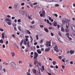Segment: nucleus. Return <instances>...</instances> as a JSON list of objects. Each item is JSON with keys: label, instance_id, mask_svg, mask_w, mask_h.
I'll return each instance as SVG.
<instances>
[{"label": "nucleus", "instance_id": "f8f14e48", "mask_svg": "<svg viewBox=\"0 0 75 75\" xmlns=\"http://www.w3.org/2000/svg\"><path fill=\"white\" fill-rule=\"evenodd\" d=\"M29 4L31 7H32V8L34 7V5H33V3H31V2H29Z\"/></svg>", "mask_w": 75, "mask_h": 75}, {"label": "nucleus", "instance_id": "6ab92c4d", "mask_svg": "<svg viewBox=\"0 0 75 75\" xmlns=\"http://www.w3.org/2000/svg\"><path fill=\"white\" fill-rule=\"evenodd\" d=\"M62 22L63 24H65V23H66V21H64V20L63 19V20H62Z\"/></svg>", "mask_w": 75, "mask_h": 75}, {"label": "nucleus", "instance_id": "4468645a", "mask_svg": "<svg viewBox=\"0 0 75 75\" xmlns=\"http://www.w3.org/2000/svg\"><path fill=\"white\" fill-rule=\"evenodd\" d=\"M23 12L24 11L23 10H20L19 11V13L21 14H23Z\"/></svg>", "mask_w": 75, "mask_h": 75}, {"label": "nucleus", "instance_id": "de8ad7c7", "mask_svg": "<svg viewBox=\"0 0 75 75\" xmlns=\"http://www.w3.org/2000/svg\"><path fill=\"white\" fill-rule=\"evenodd\" d=\"M0 30L1 31H4V30H3V29L1 28H0Z\"/></svg>", "mask_w": 75, "mask_h": 75}, {"label": "nucleus", "instance_id": "c85d7f7f", "mask_svg": "<svg viewBox=\"0 0 75 75\" xmlns=\"http://www.w3.org/2000/svg\"><path fill=\"white\" fill-rule=\"evenodd\" d=\"M70 52L71 54H74V52L72 50H71L70 51Z\"/></svg>", "mask_w": 75, "mask_h": 75}, {"label": "nucleus", "instance_id": "3c124183", "mask_svg": "<svg viewBox=\"0 0 75 75\" xmlns=\"http://www.w3.org/2000/svg\"><path fill=\"white\" fill-rule=\"evenodd\" d=\"M3 47L4 48H5L6 46H5V45L4 44L3 45Z\"/></svg>", "mask_w": 75, "mask_h": 75}, {"label": "nucleus", "instance_id": "9d476101", "mask_svg": "<svg viewBox=\"0 0 75 75\" xmlns=\"http://www.w3.org/2000/svg\"><path fill=\"white\" fill-rule=\"evenodd\" d=\"M64 20L65 21H66V22H69V21H70V20H69V19H66L65 18H64Z\"/></svg>", "mask_w": 75, "mask_h": 75}, {"label": "nucleus", "instance_id": "c756f323", "mask_svg": "<svg viewBox=\"0 0 75 75\" xmlns=\"http://www.w3.org/2000/svg\"><path fill=\"white\" fill-rule=\"evenodd\" d=\"M49 30H52L53 29V27H50L49 28Z\"/></svg>", "mask_w": 75, "mask_h": 75}, {"label": "nucleus", "instance_id": "cd10ccee", "mask_svg": "<svg viewBox=\"0 0 75 75\" xmlns=\"http://www.w3.org/2000/svg\"><path fill=\"white\" fill-rule=\"evenodd\" d=\"M6 21H10V20L8 18H6Z\"/></svg>", "mask_w": 75, "mask_h": 75}, {"label": "nucleus", "instance_id": "473e14b6", "mask_svg": "<svg viewBox=\"0 0 75 75\" xmlns=\"http://www.w3.org/2000/svg\"><path fill=\"white\" fill-rule=\"evenodd\" d=\"M27 34H31V32H30V31L29 30H27Z\"/></svg>", "mask_w": 75, "mask_h": 75}, {"label": "nucleus", "instance_id": "69168bd1", "mask_svg": "<svg viewBox=\"0 0 75 75\" xmlns=\"http://www.w3.org/2000/svg\"><path fill=\"white\" fill-rule=\"evenodd\" d=\"M33 64H30L29 65V66L30 67H33Z\"/></svg>", "mask_w": 75, "mask_h": 75}, {"label": "nucleus", "instance_id": "e433bc0d", "mask_svg": "<svg viewBox=\"0 0 75 75\" xmlns=\"http://www.w3.org/2000/svg\"><path fill=\"white\" fill-rule=\"evenodd\" d=\"M40 16L41 17H44V15L42 13H40Z\"/></svg>", "mask_w": 75, "mask_h": 75}, {"label": "nucleus", "instance_id": "20e7f679", "mask_svg": "<svg viewBox=\"0 0 75 75\" xmlns=\"http://www.w3.org/2000/svg\"><path fill=\"white\" fill-rule=\"evenodd\" d=\"M46 45L47 47H51V44H50V42H48V41H46Z\"/></svg>", "mask_w": 75, "mask_h": 75}, {"label": "nucleus", "instance_id": "2f4dec72", "mask_svg": "<svg viewBox=\"0 0 75 75\" xmlns=\"http://www.w3.org/2000/svg\"><path fill=\"white\" fill-rule=\"evenodd\" d=\"M11 55L13 57H14V56L15 55V54H14V53H12Z\"/></svg>", "mask_w": 75, "mask_h": 75}, {"label": "nucleus", "instance_id": "e2e57ef3", "mask_svg": "<svg viewBox=\"0 0 75 75\" xmlns=\"http://www.w3.org/2000/svg\"><path fill=\"white\" fill-rule=\"evenodd\" d=\"M42 41H43V40H41V41L40 42V44H42Z\"/></svg>", "mask_w": 75, "mask_h": 75}, {"label": "nucleus", "instance_id": "6e6d98bb", "mask_svg": "<svg viewBox=\"0 0 75 75\" xmlns=\"http://www.w3.org/2000/svg\"><path fill=\"white\" fill-rule=\"evenodd\" d=\"M36 48H40V46H39L37 45L36 46Z\"/></svg>", "mask_w": 75, "mask_h": 75}, {"label": "nucleus", "instance_id": "5fc2aeb1", "mask_svg": "<svg viewBox=\"0 0 75 75\" xmlns=\"http://www.w3.org/2000/svg\"><path fill=\"white\" fill-rule=\"evenodd\" d=\"M28 50L27 49H26L25 50V52H28Z\"/></svg>", "mask_w": 75, "mask_h": 75}, {"label": "nucleus", "instance_id": "4be33fe9", "mask_svg": "<svg viewBox=\"0 0 75 75\" xmlns=\"http://www.w3.org/2000/svg\"><path fill=\"white\" fill-rule=\"evenodd\" d=\"M48 2H54L53 0H47Z\"/></svg>", "mask_w": 75, "mask_h": 75}, {"label": "nucleus", "instance_id": "a878e982", "mask_svg": "<svg viewBox=\"0 0 75 75\" xmlns=\"http://www.w3.org/2000/svg\"><path fill=\"white\" fill-rule=\"evenodd\" d=\"M34 54L35 55H36L35 56H37V57H38V53H37V52H35L34 53Z\"/></svg>", "mask_w": 75, "mask_h": 75}, {"label": "nucleus", "instance_id": "f03ea898", "mask_svg": "<svg viewBox=\"0 0 75 75\" xmlns=\"http://www.w3.org/2000/svg\"><path fill=\"white\" fill-rule=\"evenodd\" d=\"M10 64L12 65L13 69H15V68H16V65L14 62H11V63Z\"/></svg>", "mask_w": 75, "mask_h": 75}, {"label": "nucleus", "instance_id": "a211bd4d", "mask_svg": "<svg viewBox=\"0 0 75 75\" xmlns=\"http://www.w3.org/2000/svg\"><path fill=\"white\" fill-rule=\"evenodd\" d=\"M66 27L67 28H68V27H69V23H66Z\"/></svg>", "mask_w": 75, "mask_h": 75}, {"label": "nucleus", "instance_id": "f257e3e1", "mask_svg": "<svg viewBox=\"0 0 75 75\" xmlns=\"http://www.w3.org/2000/svg\"><path fill=\"white\" fill-rule=\"evenodd\" d=\"M39 66L41 67V63L40 62L38 63V64L36 66V67H38V69L39 70V74L40 75H41V73L40 72V68L39 67Z\"/></svg>", "mask_w": 75, "mask_h": 75}, {"label": "nucleus", "instance_id": "bf43d9fd", "mask_svg": "<svg viewBox=\"0 0 75 75\" xmlns=\"http://www.w3.org/2000/svg\"><path fill=\"white\" fill-rule=\"evenodd\" d=\"M5 37L6 38H7V35H5Z\"/></svg>", "mask_w": 75, "mask_h": 75}, {"label": "nucleus", "instance_id": "72a5a7b5", "mask_svg": "<svg viewBox=\"0 0 75 75\" xmlns=\"http://www.w3.org/2000/svg\"><path fill=\"white\" fill-rule=\"evenodd\" d=\"M3 64H4L5 65H8V64L6 63V62H4Z\"/></svg>", "mask_w": 75, "mask_h": 75}, {"label": "nucleus", "instance_id": "0e129e2a", "mask_svg": "<svg viewBox=\"0 0 75 75\" xmlns=\"http://www.w3.org/2000/svg\"><path fill=\"white\" fill-rule=\"evenodd\" d=\"M37 4V2L33 4V5H36Z\"/></svg>", "mask_w": 75, "mask_h": 75}, {"label": "nucleus", "instance_id": "ddd939ff", "mask_svg": "<svg viewBox=\"0 0 75 75\" xmlns=\"http://www.w3.org/2000/svg\"><path fill=\"white\" fill-rule=\"evenodd\" d=\"M50 47H49L48 48H46L45 50V51L46 52H49V51H50Z\"/></svg>", "mask_w": 75, "mask_h": 75}, {"label": "nucleus", "instance_id": "a18cd8bd", "mask_svg": "<svg viewBox=\"0 0 75 75\" xmlns=\"http://www.w3.org/2000/svg\"><path fill=\"white\" fill-rule=\"evenodd\" d=\"M25 4V3H23L21 4V6H24Z\"/></svg>", "mask_w": 75, "mask_h": 75}, {"label": "nucleus", "instance_id": "58836bf2", "mask_svg": "<svg viewBox=\"0 0 75 75\" xmlns=\"http://www.w3.org/2000/svg\"><path fill=\"white\" fill-rule=\"evenodd\" d=\"M65 30H66V31H67V33H68V32H69V30L68 29V28H67V29H66Z\"/></svg>", "mask_w": 75, "mask_h": 75}, {"label": "nucleus", "instance_id": "bb28decb", "mask_svg": "<svg viewBox=\"0 0 75 75\" xmlns=\"http://www.w3.org/2000/svg\"><path fill=\"white\" fill-rule=\"evenodd\" d=\"M0 43H1L2 44H3V40L2 39H1L0 40Z\"/></svg>", "mask_w": 75, "mask_h": 75}, {"label": "nucleus", "instance_id": "8fccbe9b", "mask_svg": "<svg viewBox=\"0 0 75 75\" xmlns=\"http://www.w3.org/2000/svg\"><path fill=\"white\" fill-rule=\"evenodd\" d=\"M59 4H56V5H55V6L56 7H58L59 6Z\"/></svg>", "mask_w": 75, "mask_h": 75}, {"label": "nucleus", "instance_id": "7ed1b4c3", "mask_svg": "<svg viewBox=\"0 0 75 75\" xmlns=\"http://www.w3.org/2000/svg\"><path fill=\"white\" fill-rule=\"evenodd\" d=\"M54 50L56 51V52H58L59 50H58V47H57V45H56L54 49Z\"/></svg>", "mask_w": 75, "mask_h": 75}, {"label": "nucleus", "instance_id": "0eeeda50", "mask_svg": "<svg viewBox=\"0 0 75 75\" xmlns=\"http://www.w3.org/2000/svg\"><path fill=\"white\" fill-rule=\"evenodd\" d=\"M14 7L15 8H17L18 7V5L17 3H16L14 5Z\"/></svg>", "mask_w": 75, "mask_h": 75}, {"label": "nucleus", "instance_id": "dca6fc26", "mask_svg": "<svg viewBox=\"0 0 75 75\" xmlns=\"http://www.w3.org/2000/svg\"><path fill=\"white\" fill-rule=\"evenodd\" d=\"M32 71L33 73H34V74H36V70L35 69H33Z\"/></svg>", "mask_w": 75, "mask_h": 75}, {"label": "nucleus", "instance_id": "412c9836", "mask_svg": "<svg viewBox=\"0 0 75 75\" xmlns=\"http://www.w3.org/2000/svg\"><path fill=\"white\" fill-rule=\"evenodd\" d=\"M52 63L54 65H55V64H56V62L54 60L52 62Z\"/></svg>", "mask_w": 75, "mask_h": 75}, {"label": "nucleus", "instance_id": "37998d69", "mask_svg": "<svg viewBox=\"0 0 75 75\" xmlns=\"http://www.w3.org/2000/svg\"><path fill=\"white\" fill-rule=\"evenodd\" d=\"M2 71H3L4 72H6V69L4 68L3 69Z\"/></svg>", "mask_w": 75, "mask_h": 75}, {"label": "nucleus", "instance_id": "9b49d317", "mask_svg": "<svg viewBox=\"0 0 75 75\" xmlns=\"http://www.w3.org/2000/svg\"><path fill=\"white\" fill-rule=\"evenodd\" d=\"M44 30L46 32V33H48V32L49 31L48 29L46 28H44Z\"/></svg>", "mask_w": 75, "mask_h": 75}, {"label": "nucleus", "instance_id": "13d9d810", "mask_svg": "<svg viewBox=\"0 0 75 75\" xmlns=\"http://www.w3.org/2000/svg\"><path fill=\"white\" fill-rule=\"evenodd\" d=\"M31 23L32 24H33L34 23H35V22H34V21H33Z\"/></svg>", "mask_w": 75, "mask_h": 75}, {"label": "nucleus", "instance_id": "052dcab7", "mask_svg": "<svg viewBox=\"0 0 75 75\" xmlns=\"http://www.w3.org/2000/svg\"><path fill=\"white\" fill-rule=\"evenodd\" d=\"M15 18V17L14 16H13L12 17V20H14V19Z\"/></svg>", "mask_w": 75, "mask_h": 75}, {"label": "nucleus", "instance_id": "49530a36", "mask_svg": "<svg viewBox=\"0 0 75 75\" xmlns=\"http://www.w3.org/2000/svg\"><path fill=\"white\" fill-rule=\"evenodd\" d=\"M40 27H41V28H42V27H44V25H40Z\"/></svg>", "mask_w": 75, "mask_h": 75}, {"label": "nucleus", "instance_id": "ea45409f", "mask_svg": "<svg viewBox=\"0 0 75 75\" xmlns=\"http://www.w3.org/2000/svg\"><path fill=\"white\" fill-rule=\"evenodd\" d=\"M19 63L20 64H23V62L21 61V60H20L19 61Z\"/></svg>", "mask_w": 75, "mask_h": 75}, {"label": "nucleus", "instance_id": "a19ab883", "mask_svg": "<svg viewBox=\"0 0 75 75\" xmlns=\"http://www.w3.org/2000/svg\"><path fill=\"white\" fill-rule=\"evenodd\" d=\"M54 25L55 27L56 26H57V23H55L54 24Z\"/></svg>", "mask_w": 75, "mask_h": 75}, {"label": "nucleus", "instance_id": "680f3d73", "mask_svg": "<svg viewBox=\"0 0 75 75\" xmlns=\"http://www.w3.org/2000/svg\"><path fill=\"white\" fill-rule=\"evenodd\" d=\"M29 37V36H25V38H28Z\"/></svg>", "mask_w": 75, "mask_h": 75}, {"label": "nucleus", "instance_id": "f3484780", "mask_svg": "<svg viewBox=\"0 0 75 75\" xmlns=\"http://www.w3.org/2000/svg\"><path fill=\"white\" fill-rule=\"evenodd\" d=\"M24 41L23 40H22L21 41V44H20V46H22V45L23 43V41Z\"/></svg>", "mask_w": 75, "mask_h": 75}, {"label": "nucleus", "instance_id": "f704fd0d", "mask_svg": "<svg viewBox=\"0 0 75 75\" xmlns=\"http://www.w3.org/2000/svg\"><path fill=\"white\" fill-rule=\"evenodd\" d=\"M61 30L62 31H64V28L62 27L61 28Z\"/></svg>", "mask_w": 75, "mask_h": 75}, {"label": "nucleus", "instance_id": "338daca9", "mask_svg": "<svg viewBox=\"0 0 75 75\" xmlns=\"http://www.w3.org/2000/svg\"><path fill=\"white\" fill-rule=\"evenodd\" d=\"M51 36H54V34L52 33H51Z\"/></svg>", "mask_w": 75, "mask_h": 75}, {"label": "nucleus", "instance_id": "39448f33", "mask_svg": "<svg viewBox=\"0 0 75 75\" xmlns=\"http://www.w3.org/2000/svg\"><path fill=\"white\" fill-rule=\"evenodd\" d=\"M71 27L73 31H75V27L73 24L71 25Z\"/></svg>", "mask_w": 75, "mask_h": 75}, {"label": "nucleus", "instance_id": "aec40b11", "mask_svg": "<svg viewBox=\"0 0 75 75\" xmlns=\"http://www.w3.org/2000/svg\"><path fill=\"white\" fill-rule=\"evenodd\" d=\"M45 11H44L42 12V14L43 15V17H45Z\"/></svg>", "mask_w": 75, "mask_h": 75}, {"label": "nucleus", "instance_id": "79ce46f5", "mask_svg": "<svg viewBox=\"0 0 75 75\" xmlns=\"http://www.w3.org/2000/svg\"><path fill=\"white\" fill-rule=\"evenodd\" d=\"M62 69H64L65 68V66H64L63 65H62Z\"/></svg>", "mask_w": 75, "mask_h": 75}, {"label": "nucleus", "instance_id": "774afa93", "mask_svg": "<svg viewBox=\"0 0 75 75\" xmlns=\"http://www.w3.org/2000/svg\"><path fill=\"white\" fill-rule=\"evenodd\" d=\"M69 52H69V51H67V52L66 53H67V54H68L69 53Z\"/></svg>", "mask_w": 75, "mask_h": 75}, {"label": "nucleus", "instance_id": "1a4fd4ad", "mask_svg": "<svg viewBox=\"0 0 75 75\" xmlns=\"http://www.w3.org/2000/svg\"><path fill=\"white\" fill-rule=\"evenodd\" d=\"M39 50H40V49L37 50V51L38 53V54H41V52H41V51H40Z\"/></svg>", "mask_w": 75, "mask_h": 75}, {"label": "nucleus", "instance_id": "603ef678", "mask_svg": "<svg viewBox=\"0 0 75 75\" xmlns=\"http://www.w3.org/2000/svg\"><path fill=\"white\" fill-rule=\"evenodd\" d=\"M57 26L58 28H59L60 27V26H59V25H57Z\"/></svg>", "mask_w": 75, "mask_h": 75}, {"label": "nucleus", "instance_id": "c03bdc74", "mask_svg": "<svg viewBox=\"0 0 75 75\" xmlns=\"http://www.w3.org/2000/svg\"><path fill=\"white\" fill-rule=\"evenodd\" d=\"M29 19H30V20H33V19L32 18H31V17L30 16H28Z\"/></svg>", "mask_w": 75, "mask_h": 75}, {"label": "nucleus", "instance_id": "c9c22d12", "mask_svg": "<svg viewBox=\"0 0 75 75\" xmlns=\"http://www.w3.org/2000/svg\"><path fill=\"white\" fill-rule=\"evenodd\" d=\"M42 70L43 71H44L45 69H44V66H42Z\"/></svg>", "mask_w": 75, "mask_h": 75}, {"label": "nucleus", "instance_id": "423d86ee", "mask_svg": "<svg viewBox=\"0 0 75 75\" xmlns=\"http://www.w3.org/2000/svg\"><path fill=\"white\" fill-rule=\"evenodd\" d=\"M22 15H23L24 16H27V13L24 11H23V13Z\"/></svg>", "mask_w": 75, "mask_h": 75}, {"label": "nucleus", "instance_id": "4d7b16f0", "mask_svg": "<svg viewBox=\"0 0 75 75\" xmlns=\"http://www.w3.org/2000/svg\"><path fill=\"white\" fill-rule=\"evenodd\" d=\"M41 50L42 51H44V49L43 48H42L41 49Z\"/></svg>", "mask_w": 75, "mask_h": 75}, {"label": "nucleus", "instance_id": "09e8293b", "mask_svg": "<svg viewBox=\"0 0 75 75\" xmlns=\"http://www.w3.org/2000/svg\"><path fill=\"white\" fill-rule=\"evenodd\" d=\"M7 17H8V18H10V17H11V16L10 15H8L7 16Z\"/></svg>", "mask_w": 75, "mask_h": 75}, {"label": "nucleus", "instance_id": "393cba45", "mask_svg": "<svg viewBox=\"0 0 75 75\" xmlns=\"http://www.w3.org/2000/svg\"><path fill=\"white\" fill-rule=\"evenodd\" d=\"M18 29L19 30V31H21V26H18Z\"/></svg>", "mask_w": 75, "mask_h": 75}, {"label": "nucleus", "instance_id": "864d4df0", "mask_svg": "<svg viewBox=\"0 0 75 75\" xmlns=\"http://www.w3.org/2000/svg\"><path fill=\"white\" fill-rule=\"evenodd\" d=\"M37 42H35L34 43V45H37Z\"/></svg>", "mask_w": 75, "mask_h": 75}, {"label": "nucleus", "instance_id": "7c9ffc66", "mask_svg": "<svg viewBox=\"0 0 75 75\" xmlns=\"http://www.w3.org/2000/svg\"><path fill=\"white\" fill-rule=\"evenodd\" d=\"M2 65L1 64L0 65V70H1L2 69Z\"/></svg>", "mask_w": 75, "mask_h": 75}, {"label": "nucleus", "instance_id": "4c0bfd02", "mask_svg": "<svg viewBox=\"0 0 75 75\" xmlns=\"http://www.w3.org/2000/svg\"><path fill=\"white\" fill-rule=\"evenodd\" d=\"M21 22V19H19L18 21V23H20Z\"/></svg>", "mask_w": 75, "mask_h": 75}, {"label": "nucleus", "instance_id": "6e6552de", "mask_svg": "<svg viewBox=\"0 0 75 75\" xmlns=\"http://www.w3.org/2000/svg\"><path fill=\"white\" fill-rule=\"evenodd\" d=\"M4 35H5V33H3L2 34V37L3 40H4V38H5Z\"/></svg>", "mask_w": 75, "mask_h": 75}, {"label": "nucleus", "instance_id": "b1692460", "mask_svg": "<svg viewBox=\"0 0 75 75\" xmlns=\"http://www.w3.org/2000/svg\"><path fill=\"white\" fill-rule=\"evenodd\" d=\"M37 57H38V56H34L33 57V59H35H35H36V60H37Z\"/></svg>", "mask_w": 75, "mask_h": 75}, {"label": "nucleus", "instance_id": "2eb2a0df", "mask_svg": "<svg viewBox=\"0 0 75 75\" xmlns=\"http://www.w3.org/2000/svg\"><path fill=\"white\" fill-rule=\"evenodd\" d=\"M11 21H10V22H6V23L8 25H11Z\"/></svg>", "mask_w": 75, "mask_h": 75}, {"label": "nucleus", "instance_id": "5701e85b", "mask_svg": "<svg viewBox=\"0 0 75 75\" xmlns=\"http://www.w3.org/2000/svg\"><path fill=\"white\" fill-rule=\"evenodd\" d=\"M37 60L35 59V62H34V65H36V64H37Z\"/></svg>", "mask_w": 75, "mask_h": 75}]
</instances>
